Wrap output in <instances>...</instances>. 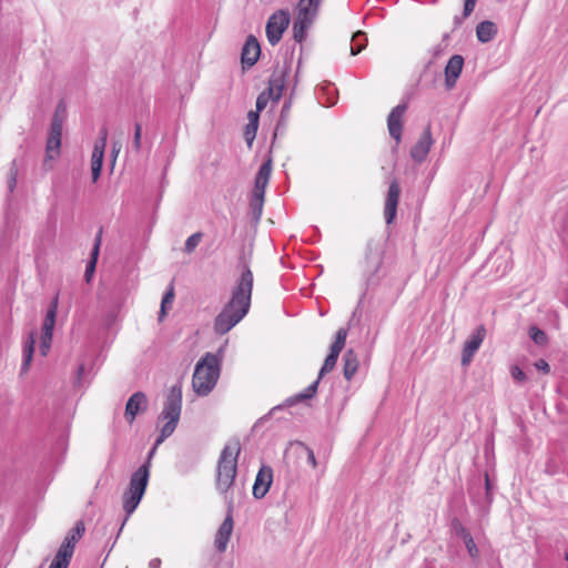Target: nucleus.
Wrapping results in <instances>:
<instances>
[{
	"mask_svg": "<svg viewBox=\"0 0 568 568\" xmlns=\"http://www.w3.org/2000/svg\"><path fill=\"white\" fill-rule=\"evenodd\" d=\"M253 281L252 271L244 265L241 276L232 290L231 300L214 320L213 328L217 335L229 333L247 314L251 306Z\"/></svg>",
	"mask_w": 568,
	"mask_h": 568,
	"instance_id": "nucleus-1",
	"label": "nucleus"
},
{
	"mask_svg": "<svg viewBox=\"0 0 568 568\" xmlns=\"http://www.w3.org/2000/svg\"><path fill=\"white\" fill-rule=\"evenodd\" d=\"M240 453L241 443L237 438L229 440L221 452L216 466L215 485L222 494H226L234 484Z\"/></svg>",
	"mask_w": 568,
	"mask_h": 568,
	"instance_id": "nucleus-2",
	"label": "nucleus"
},
{
	"mask_svg": "<svg viewBox=\"0 0 568 568\" xmlns=\"http://www.w3.org/2000/svg\"><path fill=\"white\" fill-rule=\"evenodd\" d=\"M220 359L212 353H206L204 357L197 362L193 377L192 387L200 396H205L214 388L220 377Z\"/></svg>",
	"mask_w": 568,
	"mask_h": 568,
	"instance_id": "nucleus-3",
	"label": "nucleus"
},
{
	"mask_svg": "<svg viewBox=\"0 0 568 568\" xmlns=\"http://www.w3.org/2000/svg\"><path fill=\"white\" fill-rule=\"evenodd\" d=\"M181 406H182V387L181 385H174L171 387L164 408L161 413L162 419L166 420L165 424L161 428V435L156 440V444H160L165 438L172 435L174 432L178 422L181 415Z\"/></svg>",
	"mask_w": 568,
	"mask_h": 568,
	"instance_id": "nucleus-4",
	"label": "nucleus"
},
{
	"mask_svg": "<svg viewBox=\"0 0 568 568\" xmlns=\"http://www.w3.org/2000/svg\"><path fill=\"white\" fill-rule=\"evenodd\" d=\"M149 475L148 464L142 465L132 474L129 487L123 495V509L128 516L132 515L139 506L149 483Z\"/></svg>",
	"mask_w": 568,
	"mask_h": 568,
	"instance_id": "nucleus-5",
	"label": "nucleus"
},
{
	"mask_svg": "<svg viewBox=\"0 0 568 568\" xmlns=\"http://www.w3.org/2000/svg\"><path fill=\"white\" fill-rule=\"evenodd\" d=\"M62 139V119L55 114L49 131V136L45 145V156L43 160V169L50 171L52 162L60 156Z\"/></svg>",
	"mask_w": 568,
	"mask_h": 568,
	"instance_id": "nucleus-6",
	"label": "nucleus"
},
{
	"mask_svg": "<svg viewBox=\"0 0 568 568\" xmlns=\"http://www.w3.org/2000/svg\"><path fill=\"white\" fill-rule=\"evenodd\" d=\"M290 21V13L286 10H277L268 18L265 31L267 40L272 45L281 41Z\"/></svg>",
	"mask_w": 568,
	"mask_h": 568,
	"instance_id": "nucleus-7",
	"label": "nucleus"
},
{
	"mask_svg": "<svg viewBox=\"0 0 568 568\" xmlns=\"http://www.w3.org/2000/svg\"><path fill=\"white\" fill-rule=\"evenodd\" d=\"M57 312H58V296L53 298L51 302L50 308L47 312V315L44 317L43 324H42V332H41V338H40V353L42 356H47L50 347L51 342L53 337V329L55 325V318H57Z\"/></svg>",
	"mask_w": 568,
	"mask_h": 568,
	"instance_id": "nucleus-8",
	"label": "nucleus"
},
{
	"mask_svg": "<svg viewBox=\"0 0 568 568\" xmlns=\"http://www.w3.org/2000/svg\"><path fill=\"white\" fill-rule=\"evenodd\" d=\"M348 331L344 327L339 328L336 332L335 341L331 346L329 354L324 361V364L320 371V378H322L325 374L332 372L336 365L338 356L346 344Z\"/></svg>",
	"mask_w": 568,
	"mask_h": 568,
	"instance_id": "nucleus-9",
	"label": "nucleus"
},
{
	"mask_svg": "<svg viewBox=\"0 0 568 568\" xmlns=\"http://www.w3.org/2000/svg\"><path fill=\"white\" fill-rule=\"evenodd\" d=\"M106 140H108V130H106V128H103L100 131V138L94 144L92 156H91V171H92L93 182H97L101 174Z\"/></svg>",
	"mask_w": 568,
	"mask_h": 568,
	"instance_id": "nucleus-10",
	"label": "nucleus"
},
{
	"mask_svg": "<svg viewBox=\"0 0 568 568\" xmlns=\"http://www.w3.org/2000/svg\"><path fill=\"white\" fill-rule=\"evenodd\" d=\"M272 173V161L267 160L265 163L262 164L260 168L257 175L255 178V184L253 194L255 195V201L258 203V213H262L263 202H264V194L266 185L270 181Z\"/></svg>",
	"mask_w": 568,
	"mask_h": 568,
	"instance_id": "nucleus-11",
	"label": "nucleus"
},
{
	"mask_svg": "<svg viewBox=\"0 0 568 568\" xmlns=\"http://www.w3.org/2000/svg\"><path fill=\"white\" fill-rule=\"evenodd\" d=\"M407 110V104H398L395 106L387 118V128L389 135L396 141L397 144L402 141L403 121Z\"/></svg>",
	"mask_w": 568,
	"mask_h": 568,
	"instance_id": "nucleus-12",
	"label": "nucleus"
},
{
	"mask_svg": "<svg viewBox=\"0 0 568 568\" xmlns=\"http://www.w3.org/2000/svg\"><path fill=\"white\" fill-rule=\"evenodd\" d=\"M399 195V183L397 180H393L389 184L384 204V216L387 224H392L396 217Z\"/></svg>",
	"mask_w": 568,
	"mask_h": 568,
	"instance_id": "nucleus-13",
	"label": "nucleus"
},
{
	"mask_svg": "<svg viewBox=\"0 0 568 568\" xmlns=\"http://www.w3.org/2000/svg\"><path fill=\"white\" fill-rule=\"evenodd\" d=\"M486 336V329L481 325L477 327V329L473 333L470 338L465 343L463 352H462V364L468 365L477 349L480 347L484 338Z\"/></svg>",
	"mask_w": 568,
	"mask_h": 568,
	"instance_id": "nucleus-14",
	"label": "nucleus"
},
{
	"mask_svg": "<svg viewBox=\"0 0 568 568\" xmlns=\"http://www.w3.org/2000/svg\"><path fill=\"white\" fill-rule=\"evenodd\" d=\"M146 396L142 392L134 393L126 402L124 417L129 424H132L140 412L146 409Z\"/></svg>",
	"mask_w": 568,
	"mask_h": 568,
	"instance_id": "nucleus-15",
	"label": "nucleus"
},
{
	"mask_svg": "<svg viewBox=\"0 0 568 568\" xmlns=\"http://www.w3.org/2000/svg\"><path fill=\"white\" fill-rule=\"evenodd\" d=\"M273 481V470L270 466H262L256 475L253 485V495L255 498H263Z\"/></svg>",
	"mask_w": 568,
	"mask_h": 568,
	"instance_id": "nucleus-16",
	"label": "nucleus"
},
{
	"mask_svg": "<svg viewBox=\"0 0 568 568\" xmlns=\"http://www.w3.org/2000/svg\"><path fill=\"white\" fill-rule=\"evenodd\" d=\"M85 531V526L83 521H78L75 526L68 531L67 536L64 537L62 544L60 545L59 549L62 552H65L73 557L75 545L79 542V540L82 538Z\"/></svg>",
	"mask_w": 568,
	"mask_h": 568,
	"instance_id": "nucleus-17",
	"label": "nucleus"
},
{
	"mask_svg": "<svg viewBox=\"0 0 568 568\" xmlns=\"http://www.w3.org/2000/svg\"><path fill=\"white\" fill-rule=\"evenodd\" d=\"M464 68V58L459 54L453 55L445 67V84L448 90L453 89Z\"/></svg>",
	"mask_w": 568,
	"mask_h": 568,
	"instance_id": "nucleus-18",
	"label": "nucleus"
},
{
	"mask_svg": "<svg viewBox=\"0 0 568 568\" xmlns=\"http://www.w3.org/2000/svg\"><path fill=\"white\" fill-rule=\"evenodd\" d=\"M433 144L430 128L427 126L425 131L422 133L419 140L415 143V145L410 150L412 158L417 161L422 162L426 159L430 146Z\"/></svg>",
	"mask_w": 568,
	"mask_h": 568,
	"instance_id": "nucleus-19",
	"label": "nucleus"
},
{
	"mask_svg": "<svg viewBox=\"0 0 568 568\" xmlns=\"http://www.w3.org/2000/svg\"><path fill=\"white\" fill-rule=\"evenodd\" d=\"M232 531H233V517H232V514L230 513L225 517L223 523L221 524V526L215 535L214 545H215V548L220 552H223L226 550Z\"/></svg>",
	"mask_w": 568,
	"mask_h": 568,
	"instance_id": "nucleus-20",
	"label": "nucleus"
},
{
	"mask_svg": "<svg viewBox=\"0 0 568 568\" xmlns=\"http://www.w3.org/2000/svg\"><path fill=\"white\" fill-rule=\"evenodd\" d=\"M261 54L260 43L255 37L250 36L242 49V63L247 67H253Z\"/></svg>",
	"mask_w": 568,
	"mask_h": 568,
	"instance_id": "nucleus-21",
	"label": "nucleus"
},
{
	"mask_svg": "<svg viewBox=\"0 0 568 568\" xmlns=\"http://www.w3.org/2000/svg\"><path fill=\"white\" fill-rule=\"evenodd\" d=\"M284 87L285 77L283 72H274L268 80L267 89L264 91L272 99V101L277 102L283 94Z\"/></svg>",
	"mask_w": 568,
	"mask_h": 568,
	"instance_id": "nucleus-22",
	"label": "nucleus"
},
{
	"mask_svg": "<svg viewBox=\"0 0 568 568\" xmlns=\"http://www.w3.org/2000/svg\"><path fill=\"white\" fill-rule=\"evenodd\" d=\"M321 0H300L295 17L314 21Z\"/></svg>",
	"mask_w": 568,
	"mask_h": 568,
	"instance_id": "nucleus-23",
	"label": "nucleus"
},
{
	"mask_svg": "<svg viewBox=\"0 0 568 568\" xmlns=\"http://www.w3.org/2000/svg\"><path fill=\"white\" fill-rule=\"evenodd\" d=\"M344 361V368L343 374L344 377L347 381H351V378L355 375L358 368V358L354 349L349 348L346 351V353L343 356Z\"/></svg>",
	"mask_w": 568,
	"mask_h": 568,
	"instance_id": "nucleus-24",
	"label": "nucleus"
},
{
	"mask_svg": "<svg viewBox=\"0 0 568 568\" xmlns=\"http://www.w3.org/2000/svg\"><path fill=\"white\" fill-rule=\"evenodd\" d=\"M497 33L496 24L491 21H483L476 28V36L483 43L489 42Z\"/></svg>",
	"mask_w": 568,
	"mask_h": 568,
	"instance_id": "nucleus-25",
	"label": "nucleus"
},
{
	"mask_svg": "<svg viewBox=\"0 0 568 568\" xmlns=\"http://www.w3.org/2000/svg\"><path fill=\"white\" fill-rule=\"evenodd\" d=\"M101 236H102V231L100 230L95 237V243H94L93 250L91 252V260L88 263L87 268H85L84 276H85L87 282L91 281V278L94 274V271H95V266H97V262H98V257H99L100 245H101Z\"/></svg>",
	"mask_w": 568,
	"mask_h": 568,
	"instance_id": "nucleus-26",
	"label": "nucleus"
},
{
	"mask_svg": "<svg viewBox=\"0 0 568 568\" xmlns=\"http://www.w3.org/2000/svg\"><path fill=\"white\" fill-rule=\"evenodd\" d=\"M314 21H311L310 19H302V18H294L293 22V38L296 42H303V40L306 37V32L308 28L313 24Z\"/></svg>",
	"mask_w": 568,
	"mask_h": 568,
	"instance_id": "nucleus-27",
	"label": "nucleus"
},
{
	"mask_svg": "<svg viewBox=\"0 0 568 568\" xmlns=\"http://www.w3.org/2000/svg\"><path fill=\"white\" fill-rule=\"evenodd\" d=\"M36 337H37V333L36 332H31L29 334L28 341H27V343L24 345V348H23V363H22V367H21V371L23 373L28 372V369L30 367V364L32 362L33 352H34V344H36Z\"/></svg>",
	"mask_w": 568,
	"mask_h": 568,
	"instance_id": "nucleus-28",
	"label": "nucleus"
},
{
	"mask_svg": "<svg viewBox=\"0 0 568 568\" xmlns=\"http://www.w3.org/2000/svg\"><path fill=\"white\" fill-rule=\"evenodd\" d=\"M71 559L70 555L58 550L49 568H68Z\"/></svg>",
	"mask_w": 568,
	"mask_h": 568,
	"instance_id": "nucleus-29",
	"label": "nucleus"
},
{
	"mask_svg": "<svg viewBox=\"0 0 568 568\" xmlns=\"http://www.w3.org/2000/svg\"><path fill=\"white\" fill-rule=\"evenodd\" d=\"M366 47V38L362 32H357L352 38L351 53L353 55L358 54Z\"/></svg>",
	"mask_w": 568,
	"mask_h": 568,
	"instance_id": "nucleus-30",
	"label": "nucleus"
},
{
	"mask_svg": "<svg viewBox=\"0 0 568 568\" xmlns=\"http://www.w3.org/2000/svg\"><path fill=\"white\" fill-rule=\"evenodd\" d=\"M202 236H203V234L201 232H196V233L192 234L191 236H189L187 240L185 241V246H184L185 252L192 253L196 248V246L200 244Z\"/></svg>",
	"mask_w": 568,
	"mask_h": 568,
	"instance_id": "nucleus-31",
	"label": "nucleus"
},
{
	"mask_svg": "<svg viewBox=\"0 0 568 568\" xmlns=\"http://www.w3.org/2000/svg\"><path fill=\"white\" fill-rule=\"evenodd\" d=\"M320 379L321 378L318 377L303 393L298 394L295 397V400L298 402V400H304V399L312 398L316 394V392H317Z\"/></svg>",
	"mask_w": 568,
	"mask_h": 568,
	"instance_id": "nucleus-32",
	"label": "nucleus"
},
{
	"mask_svg": "<svg viewBox=\"0 0 568 568\" xmlns=\"http://www.w3.org/2000/svg\"><path fill=\"white\" fill-rule=\"evenodd\" d=\"M173 300H174V286H173V284H171L168 292L164 294V296L162 298L160 318L165 315L166 306L171 305L173 303Z\"/></svg>",
	"mask_w": 568,
	"mask_h": 568,
	"instance_id": "nucleus-33",
	"label": "nucleus"
},
{
	"mask_svg": "<svg viewBox=\"0 0 568 568\" xmlns=\"http://www.w3.org/2000/svg\"><path fill=\"white\" fill-rule=\"evenodd\" d=\"M530 337L538 345H544L547 342V336L544 331L539 329L536 326L530 327L529 329Z\"/></svg>",
	"mask_w": 568,
	"mask_h": 568,
	"instance_id": "nucleus-34",
	"label": "nucleus"
},
{
	"mask_svg": "<svg viewBox=\"0 0 568 568\" xmlns=\"http://www.w3.org/2000/svg\"><path fill=\"white\" fill-rule=\"evenodd\" d=\"M257 128H258V125H253V124H248V123L245 126L244 136L250 145L252 144L253 140L255 139Z\"/></svg>",
	"mask_w": 568,
	"mask_h": 568,
	"instance_id": "nucleus-35",
	"label": "nucleus"
},
{
	"mask_svg": "<svg viewBox=\"0 0 568 568\" xmlns=\"http://www.w3.org/2000/svg\"><path fill=\"white\" fill-rule=\"evenodd\" d=\"M272 99L266 94L265 91H263L256 99V110L257 112H261L263 111L267 103L271 101Z\"/></svg>",
	"mask_w": 568,
	"mask_h": 568,
	"instance_id": "nucleus-36",
	"label": "nucleus"
},
{
	"mask_svg": "<svg viewBox=\"0 0 568 568\" xmlns=\"http://www.w3.org/2000/svg\"><path fill=\"white\" fill-rule=\"evenodd\" d=\"M17 179H18V169L16 165H12L9 170V180L8 185L9 190L12 192L17 185Z\"/></svg>",
	"mask_w": 568,
	"mask_h": 568,
	"instance_id": "nucleus-37",
	"label": "nucleus"
},
{
	"mask_svg": "<svg viewBox=\"0 0 568 568\" xmlns=\"http://www.w3.org/2000/svg\"><path fill=\"white\" fill-rule=\"evenodd\" d=\"M456 534L465 541L471 537L468 529H466L459 521L454 523Z\"/></svg>",
	"mask_w": 568,
	"mask_h": 568,
	"instance_id": "nucleus-38",
	"label": "nucleus"
},
{
	"mask_svg": "<svg viewBox=\"0 0 568 568\" xmlns=\"http://www.w3.org/2000/svg\"><path fill=\"white\" fill-rule=\"evenodd\" d=\"M510 374L513 378L517 382H525L526 381V374L519 366H511Z\"/></svg>",
	"mask_w": 568,
	"mask_h": 568,
	"instance_id": "nucleus-39",
	"label": "nucleus"
},
{
	"mask_svg": "<svg viewBox=\"0 0 568 568\" xmlns=\"http://www.w3.org/2000/svg\"><path fill=\"white\" fill-rule=\"evenodd\" d=\"M464 542H465V546H466L467 551L470 555V557H473V558L478 557V549H477V546H476V544L474 541V538L470 537L467 540H465Z\"/></svg>",
	"mask_w": 568,
	"mask_h": 568,
	"instance_id": "nucleus-40",
	"label": "nucleus"
},
{
	"mask_svg": "<svg viewBox=\"0 0 568 568\" xmlns=\"http://www.w3.org/2000/svg\"><path fill=\"white\" fill-rule=\"evenodd\" d=\"M141 136H142V128L139 123L135 124L134 130V139H133V145L135 151H140L141 149Z\"/></svg>",
	"mask_w": 568,
	"mask_h": 568,
	"instance_id": "nucleus-41",
	"label": "nucleus"
},
{
	"mask_svg": "<svg viewBox=\"0 0 568 568\" xmlns=\"http://www.w3.org/2000/svg\"><path fill=\"white\" fill-rule=\"evenodd\" d=\"M477 0H465L463 18H467L475 9Z\"/></svg>",
	"mask_w": 568,
	"mask_h": 568,
	"instance_id": "nucleus-42",
	"label": "nucleus"
},
{
	"mask_svg": "<svg viewBox=\"0 0 568 568\" xmlns=\"http://www.w3.org/2000/svg\"><path fill=\"white\" fill-rule=\"evenodd\" d=\"M535 367L542 372L544 374H548L550 372V366L545 359H539L535 363Z\"/></svg>",
	"mask_w": 568,
	"mask_h": 568,
	"instance_id": "nucleus-43",
	"label": "nucleus"
},
{
	"mask_svg": "<svg viewBox=\"0 0 568 568\" xmlns=\"http://www.w3.org/2000/svg\"><path fill=\"white\" fill-rule=\"evenodd\" d=\"M248 124L258 125L260 112L257 110L250 111L247 114Z\"/></svg>",
	"mask_w": 568,
	"mask_h": 568,
	"instance_id": "nucleus-44",
	"label": "nucleus"
},
{
	"mask_svg": "<svg viewBox=\"0 0 568 568\" xmlns=\"http://www.w3.org/2000/svg\"><path fill=\"white\" fill-rule=\"evenodd\" d=\"M306 452H307V460H308V463L311 464V466L313 468H316L317 462H316V458H315L313 449L306 447Z\"/></svg>",
	"mask_w": 568,
	"mask_h": 568,
	"instance_id": "nucleus-45",
	"label": "nucleus"
},
{
	"mask_svg": "<svg viewBox=\"0 0 568 568\" xmlns=\"http://www.w3.org/2000/svg\"><path fill=\"white\" fill-rule=\"evenodd\" d=\"M120 150H121V144L119 142H115L113 143V146H112V165H114L115 161H116V158L120 153Z\"/></svg>",
	"mask_w": 568,
	"mask_h": 568,
	"instance_id": "nucleus-46",
	"label": "nucleus"
},
{
	"mask_svg": "<svg viewBox=\"0 0 568 568\" xmlns=\"http://www.w3.org/2000/svg\"><path fill=\"white\" fill-rule=\"evenodd\" d=\"M251 206H252V209H253V212H254L257 216H260V215H261V213H258V203L255 201V195H254V194L252 195Z\"/></svg>",
	"mask_w": 568,
	"mask_h": 568,
	"instance_id": "nucleus-47",
	"label": "nucleus"
},
{
	"mask_svg": "<svg viewBox=\"0 0 568 568\" xmlns=\"http://www.w3.org/2000/svg\"><path fill=\"white\" fill-rule=\"evenodd\" d=\"M150 568H161V560L159 558H154L149 564Z\"/></svg>",
	"mask_w": 568,
	"mask_h": 568,
	"instance_id": "nucleus-48",
	"label": "nucleus"
}]
</instances>
